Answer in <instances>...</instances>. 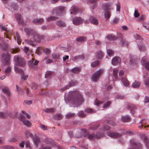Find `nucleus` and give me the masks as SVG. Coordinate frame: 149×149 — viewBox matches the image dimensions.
<instances>
[{"label": "nucleus", "instance_id": "1", "mask_svg": "<svg viewBox=\"0 0 149 149\" xmlns=\"http://www.w3.org/2000/svg\"><path fill=\"white\" fill-rule=\"evenodd\" d=\"M24 32L26 33L27 37L30 38L29 40H25V43L34 46L35 45L34 42H39L45 38V36L40 35L37 33L33 29L28 28L24 29Z\"/></svg>", "mask_w": 149, "mask_h": 149}, {"label": "nucleus", "instance_id": "2", "mask_svg": "<svg viewBox=\"0 0 149 149\" xmlns=\"http://www.w3.org/2000/svg\"><path fill=\"white\" fill-rule=\"evenodd\" d=\"M84 99L79 91H75L71 92L68 102L75 106L76 107L79 106L83 102Z\"/></svg>", "mask_w": 149, "mask_h": 149}, {"label": "nucleus", "instance_id": "3", "mask_svg": "<svg viewBox=\"0 0 149 149\" xmlns=\"http://www.w3.org/2000/svg\"><path fill=\"white\" fill-rule=\"evenodd\" d=\"M112 5L111 3H107L103 5L102 9L105 12L104 15L107 20L109 19L111 16V12L109 11L111 9H113Z\"/></svg>", "mask_w": 149, "mask_h": 149}, {"label": "nucleus", "instance_id": "4", "mask_svg": "<svg viewBox=\"0 0 149 149\" xmlns=\"http://www.w3.org/2000/svg\"><path fill=\"white\" fill-rule=\"evenodd\" d=\"M135 38L136 40H139L138 41V46L140 51H144L146 49V47L143 42L141 41L143 40V38L139 34H135L134 35Z\"/></svg>", "mask_w": 149, "mask_h": 149}, {"label": "nucleus", "instance_id": "5", "mask_svg": "<svg viewBox=\"0 0 149 149\" xmlns=\"http://www.w3.org/2000/svg\"><path fill=\"white\" fill-rule=\"evenodd\" d=\"M14 61L17 65L22 66L25 64V61L23 58L19 56H16L14 57Z\"/></svg>", "mask_w": 149, "mask_h": 149}, {"label": "nucleus", "instance_id": "6", "mask_svg": "<svg viewBox=\"0 0 149 149\" xmlns=\"http://www.w3.org/2000/svg\"><path fill=\"white\" fill-rule=\"evenodd\" d=\"M104 70L103 69H100L96 71L92 77V80L94 82L97 81L99 77L104 72Z\"/></svg>", "mask_w": 149, "mask_h": 149}, {"label": "nucleus", "instance_id": "7", "mask_svg": "<svg viewBox=\"0 0 149 149\" xmlns=\"http://www.w3.org/2000/svg\"><path fill=\"white\" fill-rule=\"evenodd\" d=\"M39 61L37 60L35 61L34 58H32L31 59L29 60L28 62V65L31 68L34 69H37V67L35 66L38 65Z\"/></svg>", "mask_w": 149, "mask_h": 149}, {"label": "nucleus", "instance_id": "8", "mask_svg": "<svg viewBox=\"0 0 149 149\" xmlns=\"http://www.w3.org/2000/svg\"><path fill=\"white\" fill-rule=\"evenodd\" d=\"M3 60L6 65H9L10 63V55L8 53L4 54L3 55Z\"/></svg>", "mask_w": 149, "mask_h": 149}, {"label": "nucleus", "instance_id": "9", "mask_svg": "<svg viewBox=\"0 0 149 149\" xmlns=\"http://www.w3.org/2000/svg\"><path fill=\"white\" fill-rule=\"evenodd\" d=\"M19 118L22 121L23 124L26 126L30 127L31 126V123L28 120H25V118L23 115H21Z\"/></svg>", "mask_w": 149, "mask_h": 149}, {"label": "nucleus", "instance_id": "10", "mask_svg": "<svg viewBox=\"0 0 149 149\" xmlns=\"http://www.w3.org/2000/svg\"><path fill=\"white\" fill-rule=\"evenodd\" d=\"M83 19L79 17H75L73 19V23L75 25H79L82 23Z\"/></svg>", "mask_w": 149, "mask_h": 149}, {"label": "nucleus", "instance_id": "11", "mask_svg": "<svg viewBox=\"0 0 149 149\" xmlns=\"http://www.w3.org/2000/svg\"><path fill=\"white\" fill-rule=\"evenodd\" d=\"M102 136L103 135L102 134H92L88 135V139H99L101 137H102Z\"/></svg>", "mask_w": 149, "mask_h": 149}, {"label": "nucleus", "instance_id": "12", "mask_svg": "<svg viewBox=\"0 0 149 149\" xmlns=\"http://www.w3.org/2000/svg\"><path fill=\"white\" fill-rule=\"evenodd\" d=\"M77 84V82L76 81H71L69 83L68 85L65 87H64L62 88L61 89V91H63L65 90L68 89L70 87L72 86H74Z\"/></svg>", "mask_w": 149, "mask_h": 149}, {"label": "nucleus", "instance_id": "13", "mask_svg": "<svg viewBox=\"0 0 149 149\" xmlns=\"http://www.w3.org/2000/svg\"><path fill=\"white\" fill-rule=\"evenodd\" d=\"M108 136L112 137L117 138L121 136V134L118 133L113 132H108L107 133Z\"/></svg>", "mask_w": 149, "mask_h": 149}, {"label": "nucleus", "instance_id": "14", "mask_svg": "<svg viewBox=\"0 0 149 149\" xmlns=\"http://www.w3.org/2000/svg\"><path fill=\"white\" fill-rule=\"evenodd\" d=\"M16 20L18 22V24L20 25H23L24 22L21 15L20 14H16L15 15Z\"/></svg>", "mask_w": 149, "mask_h": 149}, {"label": "nucleus", "instance_id": "15", "mask_svg": "<svg viewBox=\"0 0 149 149\" xmlns=\"http://www.w3.org/2000/svg\"><path fill=\"white\" fill-rule=\"evenodd\" d=\"M145 57L142 58L141 62L142 64L144 65L146 69L149 71V62H146Z\"/></svg>", "mask_w": 149, "mask_h": 149}, {"label": "nucleus", "instance_id": "16", "mask_svg": "<svg viewBox=\"0 0 149 149\" xmlns=\"http://www.w3.org/2000/svg\"><path fill=\"white\" fill-rule=\"evenodd\" d=\"M127 107L130 110V113L132 114H134V109H136V107L132 104H127Z\"/></svg>", "mask_w": 149, "mask_h": 149}, {"label": "nucleus", "instance_id": "17", "mask_svg": "<svg viewBox=\"0 0 149 149\" xmlns=\"http://www.w3.org/2000/svg\"><path fill=\"white\" fill-rule=\"evenodd\" d=\"M65 7L63 6H60L55 8L54 10L56 11L55 13H56L59 14L61 13L64 10Z\"/></svg>", "mask_w": 149, "mask_h": 149}, {"label": "nucleus", "instance_id": "18", "mask_svg": "<svg viewBox=\"0 0 149 149\" xmlns=\"http://www.w3.org/2000/svg\"><path fill=\"white\" fill-rule=\"evenodd\" d=\"M120 61V59L118 57H116L114 58L112 60V64L114 65L118 64Z\"/></svg>", "mask_w": 149, "mask_h": 149}, {"label": "nucleus", "instance_id": "19", "mask_svg": "<svg viewBox=\"0 0 149 149\" xmlns=\"http://www.w3.org/2000/svg\"><path fill=\"white\" fill-rule=\"evenodd\" d=\"M79 10V9L76 6H72L70 9V13L71 14L75 15L78 12Z\"/></svg>", "mask_w": 149, "mask_h": 149}, {"label": "nucleus", "instance_id": "20", "mask_svg": "<svg viewBox=\"0 0 149 149\" xmlns=\"http://www.w3.org/2000/svg\"><path fill=\"white\" fill-rule=\"evenodd\" d=\"M15 36V39L17 40V43L19 45L21 44L22 41L21 37L18 33L17 32H16Z\"/></svg>", "mask_w": 149, "mask_h": 149}, {"label": "nucleus", "instance_id": "21", "mask_svg": "<svg viewBox=\"0 0 149 149\" xmlns=\"http://www.w3.org/2000/svg\"><path fill=\"white\" fill-rule=\"evenodd\" d=\"M121 80L124 86H127L129 85V81L126 77H123L121 78Z\"/></svg>", "mask_w": 149, "mask_h": 149}, {"label": "nucleus", "instance_id": "22", "mask_svg": "<svg viewBox=\"0 0 149 149\" xmlns=\"http://www.w3.org/2000/svg\"><path fill=\"white\" fill-rule=\"evenodd\" d=\"M89 21L91 23L97 25L98 24L97 20L92 16L90 17Z\"/></svg>", "mask_w": 149, "mask_h": 149}, {"label": "nucleus", "instance_id": "23", "mask_svg": "<svg viewBox=\"0 0 149 149\" xmlns=\"http://www.w3.org/2000/svg\"><path fill=\"white\" fill-rule=\"evenodd\" d=\"M97 0H90L89 2L93 5L90 6L91 8L92 9H94L95 7L97 6V4L96 2Z\"/></svg>", "mask_w": 149, "mask_h": 149}, {"label": "nucleus", "instance_id": "24", "mask_svg": "<svg viewBox=\"0 0 149 149\" xmlns=\"http://www.w3.org/2000/svg\"><path fill=\"white\" fill-rule=\"evenodd\" d=\"M118 70L115 69L113 71V81H116L118 78Z\"/></svg>", "mask_w": 149, "mask_h": 149}, {"label": "nucleus", "instance_id": "25", "mask_svg": "<svg viewBox=\"0 0 149 149\" xmlns=\"http://www.w3.org/2000/svg\"><path fill=\"white\" fill-rule=\"evenodd\" d=\"M56 25L60 27H64L65 26V23L63 21L59 20L56 22Z\"/></svg>", "mask_w": 149, "mask_h": 149}, {"label": "nucleus", "instance_id": "26", "mask_svg": "<svg viewBox=\"0 0 149 149\" xmlns=\"http://www.w3.org/2000/svg\"><path fill=\"white\" fill-rule=\"evenodd\" d=\"M2 92L6 95L9 96L10 95V92L9 88L7 87H6L3 88L2 89Z\"/></svg>", "mask_w": 149, "mask_h": 149}, {"label": "nucleus", "instance_id": "27", "mask_svg": "<svg viewBox=\"0 0 149 149\" xmlns=\"http://www.w3.org/2000/svg\"><path fill=\"white\" fill-rule=\"evenodd\" d=\"M0 40L2 42L0 43V47L3 50H5L7 47V46L6 44L3 42V38H1L0 39Z\"/></svg>", "mask_w": 149, "mask_h": 149}, {"label": "nucleus", "instance_id": "28", "mask_svg": "<svg viewBox=\"0 0 149 149\" xmlns=\"http://www.w3.org/2000/svg\"><path fill=\"white\" fill-rule=\"evenodd\" d=\"M44 52L47 55V56L44 59V60H45L48 57V56L51 53V51L49 49L46 48L44 49Z\"/></svg>", "mask_w": 149, "mask_h": 149}, {"label": "nucleus", "instance_id": "29", "mask_svg": "<svg viewBox=\"0 0 149 149\" xmlns=\"http://www.w3.org/2000/svg\"><path fill=\"white\" fill-rule=\"evenodd\" d=\"M130 117L128 116H123L122 117V120L124 122H127L130 120Z\"/></svg>", "mask_w": 149, "mask_h": 149}, {"label": "nucleus", "instance_id": "30", "mask_svg": "<svg viewBox=\"0 0 149 149\" xmlns=\"http://www.w3.org/2000/svg\"><path fill=\"white\" fill-rule=\"evenodd\" d=\"M44 21V19L43 18L40 19H34L33 21V23L35 24H40Z\"/></svg>", "mask_w": 149, "mask_h": 149}, {"label": "nucleus", "instance_id": "31", "mask_svg": "<svg viewBox=\"0 0 149 149\" xmlns=\"http://www.w3.org/2000/svg\"><path fill=\"white\" fill-rule=\"evenodd\" d=\"M86 40V37L84 36H81L78 37L76 38V40L79 42H83L85 41Z\"/></svg>", "mask_w": 149, "mask_h": 149}, {"label": "nucleus", "instance_id": "32", "mask_svg": "<svg viewBox=\"0 0 149 149\" xmlns=\"http://www.w3.org/2000/svg\"><path fill=\"white\" fill-rule=\"evenodd\" d=\"M43 111L46 113H52L55 111V109L52 108H47L44 109Z\"/></svg>", "mask_w": 149, "mask_h": 149}, {"label": "nucleus", "instance_id": "33", "mask_svg": "<svg viewBox=\"0 0 149 149\" xmlns=\"http://www.w3.org/2000/svg\"><path fill=\"white\" fill-rule=\"evenodd\" d=\"M96 56L98 59H102L103 56L102 52L100 51L97 52L96 54Z\"/></svg>", "mask_w": 149, "mask_h": 149}, {"label": "nucleus", "instance_id": "34", "mask_svg": "<svg viewBox=\"0 0 149 149\" xmlns=\"http://www.w3.org/2000/svg\"><path fill=\"white\" fill-rule=\"evenodd\" d=\"M53 75V72L50 71H47L45 74V78H49L52 77Z\"/></svg>", "mask_w": 149, "mask_h": 149}, {"label": "nucleus", "instance_id": "35", "mask_svg": "<svg viewBox=\"0 0 149 149\" xmlns=\"http://www.w3.org/2000/svg\"><path fill=\"white\" fill-rule=\"evenodd\" d=\"M24 133L25 136L27 139L29 137L31 138V137H33V135L29 131H26Z\"/></svg>", "mask_w": 149, "mask_h": 149}, {"label": "nucleus", "instance_id": "36", "mask_svg": "<svg viewBox=\"0 0 149 149\" xmlns=\"http://www.w3.org/2000/svg\"><path fill=\"white\" fill-rule=\"evenodd\" d=\"M140 85V83L136 81L134 82L133 83L132 86L133 87L136 88L139 87Z\"/></svg>", "mask_w": 149, "mask_h": 149}, {"label": "nucleus", "instance_id": "37", "mask_svg": "<svg viewBox=\"0 0 149 149\" xmlns=\"http://www.w3.org/2000/svg\"><path fill=\"white\" fill-rule=\"evenodd\" d=\"M107 38L110 40H114L117 39V37L116 36L112 35H109L107 37Z\"/></svg>", "mask_w": 149, "mask_h": 149}, {"label": "nucleus", "instance_id": "38", "mask_svg": "<svg viewBox=\"0 0 149 149\" xmlns=\"http://www.w3.org/2000/svg\"><path fill=\"white\" fill-rule=\"evenodd\" d=\"M132 148H135L136 149H141V146L140 144H136L135 143H133L132 146Z\"/></svg>", "mask_w": 149, "mask_h": 149}, {"label": "nucleus", "instance_id": "39", "mask_svg": "<svg viewBox=\"0 0 149 149\" xmlns=\"http://www.w3.org/2000/svg\"><path fill=\"white\" fill-rule=\"evenodd\" d=\"M54 118L56 120H59L62 118V116L61 114H56L54 115Z\"/></svg>", "mask_w": 149, "mask_h": 149}, {"label": "nucleus", "instance_id": "40", "mask_svg": "<svg viewBox=\"0 0 149 149\" xmlns=\"http://www.w3.org/2000/svg\"><path fill=\"white\" fill-rule=\"evenodd\" d=\"M8 115V114L7 113L0 112V118H5Z\"/></svg>", "mask_w": 149, "mask_h": 149}, {"label": "nucleus", "instance_id": "41", "mask_svg": "<svg viewBox=\"0 0 149 149\" xmlns=\"http://www.w3.org/2000/svg\"><path fill=\"white\" fill-rule=\"evenodd\" d=\"M75 116V114L73 113L69 112L65 116L66 118L68 119L74 117Z\"/></svg>", "mask_w": 149, "mask_h": 149}, {"label": "nucleus", "instance_id": "42", "mask_svg": "<svg viewBox=\"0 0 149 149\" xmlns=\"http://www.w3.org/2000/svg\"><path fill=\"white\" fill-rule=\"evenodd\" d=\"M140 138L142 140H147L148 138L147 136L144 134H141L139 135Z\"/></svg>", "mask_w": 149, "mask_h": 149}, {"label": "nucleus", "instance_id": "43", "mask_svg": "<svg viewBox=\"0 0 149 149\" xmlns=\"http://www.w3.org/2000/svg\"><path fill=\"white\" fill-rule=\"evenodd\" d=\"M85 111L86 112L88 113H94L95 112L93 109L90 108L85 109Z\"/></svg>", "mask_w": 149, "mask_h": 149}, {"label": "nucleus", "instance_id": "44", "mask_svg": "<svg viewBox=\"0 0 149 149\" xmlns=\"http://www.w3.org/2000/svg\"><path fill=\"white\" fill-rule=\"evenodd\" d=\"M115 5L116 7V11L119 12L120 11V2L118 1L117 3L115 4Z\"/></svg>", "mask_w": 149, "mask_h": 149}, {"label": "nucleus", "instance_id": "45", "mask_svg": "<svg viewBox=\"0 0 149 149\" xmlns=\"http://www.w3.org/2000/svg\"><path fill=\"white\" fill-rule=\"evenodd\" d=\"M81 69L79 68H75L72 70V71L74 73H77Z\"/></svg>", "mask_w": 149, "mask_h": 149}, {"label": "nucleus", "instance_id": "46", "mask_svg": "<svg viewBox=\"0 0 149 149\" xmlns=\"http://www.w3.org/2000/svg\"><path fill=\"white\" fill-rule=\"evenodd\" d=\"M77 114L80 117H83L86 116V115L84 113L81 111L79 112Z\"/></svg>", "mask_w": 149, "mask_h": 149}, {"label": "nucleus", "instance_id": "47", "mask_svg": "<svg viewBox=\"0 0 149 149\" xmlns=\"http://www.w3.org/2000/svg\"><path fill=\"white\" fill-rule=\"evenodd\" d=\"M107 53L108 55L109 56H112L113 54V52L111 49L107 50Z\"/></svg>", "mask_w": 149, "mask_h": 149}, {"label": "nucleus", "instance_id": "48", "mask_svg": "<svg viewBox=\"0 0 149 149\" xmlns=\"http://www.w3.org/2000/svg\"><path fill=\"white\" fill-rule=\"evenodd\" d=\"M57 19V17H56L51 16L49 17L47 20L48 22H49L53 20Z\"/></svg>", "mask_w": 149, "mask_h": 149}, {"label": "nucleus", "instance_id": "49", "mask_svg": "<svg viewBox=\"0 0 149 149\" xmlns=\"http://www.w3.org/2000/svg\"><path fill=\"white\" fill-rule=\"evenodd\" d=\"M99 63L98 61H96L92 63L91 65L92 67H94L97 65Z\"/></svg>", "mask_w": 149, "mask_h": 149}, {"label": "nucleus", "instance_id": "50", "mask_svg": "<svg viewBox=\"0 0 149 149\" xmlns=\"http://www.w3.org/2000/svg\"><path fill=\"white\" fill-rule=\"evenodd\" d=\"M145 85L148 87H149V77L146 78L144 80Z\"/></svg>", "mask_w": 149, "mask_h": 149}, {"label": "nucleus", "instance_id": "51", "mask_svg": "<svg viewBox=\"0 0 149 149\" xmlns=\"http://www.w3.org/2000/svg\"><path fill=\"white\" fill-rule=\"evenodd\" d=\"M38 86V85L35 83H32L31 85L32 88L34 90H35L37 88Z\"/></svg>", "mask_w": 149, "mask_h": 149}, {"label": "nucleus", "instance_id": "52", "mask_svg": "<svg viewBox=\"0 0 149 149\" xmlns=\"http://www.w3.org/2000/svg\"><path fill=\"white\" fill-rule=\"evenodd\" d=\"M103 103L102 102L96 99L95 102L94 104L97 106H99L101 104H102Z\"/></svg>", "mask_w": 149, "mask_h": 149}, {"label": "nucleus", "instance_id": "53", "mask_svg": "<svg viewBox=\"0 0 149 149\" xmlns=\"http://www.w3.org/2000/svg\"><path fill=\"white\" fill-rule=\"evenodd\" d=\"M81 132L84 136H86L87 134L86 130L85 129H81Z\"/></svg>", "mask_w": 149, "mask_h": 149}, {"label": "nucleus", "instance_id": "54", "mask_svg": "<svg viewBox=\"0 0 149 149\" xmlns=\"http://www.w3.org/2000/svg\"><path fill=\"white\" fill-rule=\"evenodd\" d=\"M120 43L121 45H126L127 46L128 45V43L127 42L125 41V40H122L120 41Z\"/></svg>", "mask_w": 149, "mask_h": 149}, {"label": "nucleus", "instance_id": "55", "mask_svg": "<svg viewBox=\"0 0 149 149\" xmlns=\"http://www.w3.org/2000/svg\"><path fill=\"white\" fill-rule=\"evenodd\" d=\"M59 57V55L58 53H54L52 55V57L53 58L57 59Z\"/></svg>", "mask_w": 149, "mask_h": 149}, {"label": "nucleus", "instance_id": "56", "mask_svg": "<svg viewBox=\"0 0 149 149\" xmlns=\"http://www.w3.org/2000/svg\"><path fill=\"white\" fill-rule=\"evenodd\" d=\"M111 102L110 101H107L103 106V108H105L109 106L111 104Z\"/></svg>", "mask_w": 149, "mask_h": 149}, {"label": "nucleus", "instance_id": "57", "mask_svg": "<svg viewBox=\"0 0 149 149\" xmlns=\"http://www.w3.org/2000/svg\"><path fill=\"white\" fill-rule=\"evenodd\" d=\"M82 135L79 132H77L76 135L75 137L77 138H80L82 137Z\"/></svg>", "mask_w": 149, "mask_h": 149}, {"label": "nucleus", "instance_id": "58", "mask_svg": "<svg viewBox=\"0 0 149 149\" xmlns=\"http://www.w3.org/2000/svg\"><path fill=\"white\" fill-rule=\"evenodd\" d=\"M11 70V68L10 67H8L6 69L5 72L6 74H7L10 72Z\"/></svg>", "mask_w": 149, "mask_h": 149}, {"label": "nucleus", "instance_id": "59", "mask_svg": "<svg viewBox=\"0 0 149 149\" xmlns=\"http://www.w3.org/2000/svg\"><path fill=\"white\" fill-rule=\"evenodd\" d=\"M47 92L45 90L43 91H41L39 93V95H47Z\"/></svg>", "mask_w": 149, "mask_h": 149}, {"label": "nucleus", "instance_id": "60", "mask_svg": "<svg viewBox=\"0 0 149 149\" xmlns=\"http://www.w3.org/2000/svg\"><path fill=\"white\" fill-rule=\"evenodd\" d=\"M40 127L44 130H46L47 129V127L44 125L40 124Z\"/></svg>", "mask_w": 149, "mask_h": 149}, {"label": "nucleus", "instance_id": "61", "mask_svg": "<svg viewBox=\"0 0 149 149\" xmlns=\"http://www.w3.org/2000/svg\"><path fill=\"white\" fill-rule=\"evenodd\" d=\"M139 15L138 10H136L134 11V16L135 17H138Z\"/></svg>", "mask_w": 149, "mask_h": 149}, {"label": "nucleus", "instance_id": "62", "mask_svg": "<svg viewBox=\"0 0 149 149\" xmlns=\"http://www.w3.org/2000/svg\"><path fill=\"white\" fill-rule=\"evenodd\" d=\"M31 139L33 140H39V137L36 134L33 135V137H31Z\"/></svg>", "mask_w": 149, "mask_h": 149}, {"label": "nucleus", "instance_id": "63", "mask_svg": "<svg viewBox=\"0 0 149 149\" xmlns=\"http://www.w3.org/2000/svg\"><path fill=\"white\" fill-rule=\"evenodd\" d=\"M19 51V49H13L11 50V52L13 53H15Z\"/></svg>", "mask_w": 149, "mask_h": 149}, {"label": "nucleus", "instance_id": "64", "mask_svg": "<svg viewBox=\"0 0 149 149\" xmlns=\"http://www.w3.org/2000/svg\"><path fill=\"white\" fill-rule=\"evenodd\" d=\"M146 18V16L144 15H141L138 19L139 21H142L143 20L145 19Z\"/></svg>", "mask_w": 149, "mask_h": 149}]
</instances>
